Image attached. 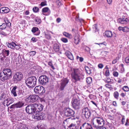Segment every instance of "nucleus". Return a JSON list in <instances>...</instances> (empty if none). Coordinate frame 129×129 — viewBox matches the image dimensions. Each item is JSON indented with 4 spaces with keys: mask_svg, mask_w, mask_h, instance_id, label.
Instances as JSON below:
<instances>
[{
    "mask_svg": "<svg viewBox=\"0 0 129 129\" xmlns=\"http://www.w3.org/2000/svg\"><path fill=\"white\" fill-rule=\"evenodd\" d=\"M10 54V51L9 50L4 49L2 50V53L0 55H4L6 56H9Z\"/></svg>",
    "mask_w": 129,
    "mask_h": 129,
    "instance_id": "4be33fe9",
    "label": "nucleus"
},
{
    "mask_svg": "<svg viewBox=\"0 0 129 129\" xmlns=\"http://www.w3.org/2000/svg\"><path fill=\"white\" fill-rule=\"evenodd\" d=\"M8 33H5V32H3V31H2L1 32L0 34L2 35H4L5 36H7V34Z\"/></svg>",
    "mask_w": 129,
    "mask_h": 129,
    "instance_id": "69168bd1",
    "label": "nucleus"
},
{
    "mask_svg": "<svg viewBox=\"0 0 129 129\" xmlns=\"http://www.w3.org/2000/svg\"><path fill=\"white\" fill-rule=\"evenodd\" d=\"M119 59V57L118 56L116 57L115 59L113 60L112 62V64H114L116 63Z\"/></svg>",
    "mask_w": 129,
    "mask_h": 129,
    "instance_id": "58836bf2",
    "label": "nucleus"
},
{
    "mask_svg": "<svg viewBox=\"0 0 129 129\" xmlns=\"http://www.w3.org/2000/svg\"><path fill=\"white\" fill-rule=\"evenodd\" d=\"M74 42L75 44L77 45L78 44L79 42L80 39L78 36H76L74 38Z\"/></svg>",
    "mask_w": 129,
    "mask_h": 129,
    "instance_id": "7c9ffc66",
    "label": "nucleus"
},
{
    "mask_svg": "<svg viewBox=\"0 0 129 129\" xmlns=\"http://www.w3.org/2000/svg\"><path fill=\"white\" fill-rule=\"evenodd\" d=\"M92 122L94 126L97 127L98 126L102 127L104 125L105 121L100 117H94L92 120Z\"/></svg>",
    "mask_w": 129,
    "mask_h": 129,
    "instance_id": "7ed1b4c3",
    "label": "nucleus"
},
{
    "mask_svg": "<svg viewBox=\"0 0 129 129\" xmlns=\"http://www.w3.org/2000/svg\"><path fill=\"white\" fill-rule=\"evenodd\" d=\"M35 104H37V107H36L37 112L41 111L43 110V106L41 104H38L37 103Z\"/></svg>",
    "mask_w": 129,
    "mask_h": 129,
    "instance_id": "412c9836",
    "label": "nucleus"
},
{
    "mask_svg": "<svg viewBox=\"0 0 129 129\" xmlns=\"http://www.w3.org/2000/svg\"><path fill=\"white\" fill-rule=\"evenodd\" d=\"M10 11V9L7 7H3L0 9V12L2 13H7Z\"/></svg>",
    "mask_w": 129,
    "mask_h": 129,
    "instance_id": "6ab92c4d",
    "label": "nucleus"
},
{
    "mask_svg": "<svg viewBox=\"0 0 129 129\" xmlns=\"http://www.w3.org/2000/svg\"><path fill=\"white\" fill-rule=\"evenodd\" d=\"M48 65L51 67V68L53 69H54V66H53L51 62H48Z\"/></svg>",
    "mask_w": 129,
    "mask_h": 129,
    "instance_id": "4d7b16f0",
    "label": "nucleus"
},
{
    "mask_svg": "<svg viewBox=\"0 0 129 129\" xmlns=\"http://www.w3.org/2000/svg\"><path fill=\"white\" fill-rule=\"evenodd\" d=\"M40 5L42 6H44L47 5L46 2H42L40 4Z\"/></svg>",
    "mask_w": 129,
    "mask_h": 129,
    "instance_id": "13d9d810",
    "label": "nucleus"
},
{
    "mask_svg": "<svg viewBox=\"0 0 129 129\" xmlns=\"http://www.w3.org/2000/svg\"><path fill=\"white\" fill-rule=\"evenodd\" d=\"M38 28L36 27H33L31 29V31L33 33H35V32L38 30Z\"/></svg>",
    "mask_w": 129,
    "mask_h": 129,
    "instance_id": "a19ab883",
    "label": "nucleus"
},
{
    "mask_svg": "<svg viewBox=\"0 0 129 129\" xmlns=\"http://www.w3.org/2000/svg\"><path fill=\"white\" fill-rule=\"evenodd\" d=\"M37 104H35L28 105L26 108L25 110L26 112L29 114H35L37 112L36 107Z\"/></svg>",
    "mask_w": 129,
    "mask_h": 129,
    "instance_id": "423d86ee",
    "label": "nucleus"
},
{
    "mask_svg": "<svg viewBox=\"0 0 129 129\" xmlns=\"http://www.w3.org/2000/svg\"><path fill=\"white\" fill-rule=\"evenodd\" d=\"M113 74L114 77H117L119 75V73L117 72L114 71L113 73Z\"/></svg>",
    "mask_w": 129,
    "mask_h": 129,
    "instance_id": "864d4df0",
    "label": "nucleus"
},
{
    "mask_svg": "<svg viewBox=\"0 0 129 129\" xmlns=\"http://www.w3.org/2000/svg\"><path fill=\"white\" fill-rule=\"evenodd\" d=\"M45 117V116H42L41 114L38 113H36L34 116V118L38 120H42Z\"/></svg>",
    "mask_w": 129,
    "mask_h": 129,
    "instance_id": "a211bd4d",
    "label": "nucleus"
},
{
    "mask_svg": "<svg viewBox=\"0 0 129 129\" xmlns=\"http://www.w3.org/2000/svg\"><path fill=\"white\" fill-rule=\"evenodd\" d=\"M24 103L22 102L19 101L16 103L15 104L12 105L10 107V108H20L22 107L24 105Z\"/></svg>",
    "mask_w": 129,
    "mask_h": 129,
    "instance_id": "dca6fc26",
    "label": "nucleus"
},
{
    "mask_svg": "<svg viewBox=\"0 0 129 129\" xmlns=\"http://www.w3.org/2000/svg\"><path fill=\"white\" fill-rule=\"evenodd\" d=\"M61 40L62 42L65 43H67L68 41V39L65 38H62L61 39Z\"/></svg>",
    "mask_w": 129,
    "mask_h": 129,
    "instance_id": "3c124183",
    "label": "nucleus"
},
{
    "mask_svg": "<svg viewBox=\"0 0 129 129\" xmlns=\"http://www.w3.org/2000/svg\"><path fill=\"white\" fill-rule=\"evenodd\" d=\"M14 49H16V50H19L20 49V46L18 45H17L16 43H15Z\"/></svg>",
    "mask_w": 129,
    "mask_h": 129,
    "instance_id": "49530a36",
    "label": "nucleus"
},
{
    "mask_svg": "<svg viewBox=\"0 0 129 129\" xmlns=\"http://www.w3.org/2000/svg\"><path fill=\"white\" fill-rule=\"evenodd\" d=\"M34 91L36 93L42 95L45 92V90L43 86H36L35 88Z\"/></svg>",
    "mask_w": 129,
    "mask_h": 129,
    "instance_id": "1a4fd4ad",
    "label": "nucleus"
},
{
    "mask_svg": "<svg viewBox=\"0 0 129 129\" xmlns=\"http://www.w3.org/2000/svg\"><path fill=\"white\" fill-rule=\"evenodd\" d=\"M23 74L21 72L16 73L14 76L13 80L15 83H17L18 81H20L23 78Z\"/></svg>",
    "mask_w": 129,
    "mask_h": 129,
    "instance_id": "6e6552de",
    "label": "nucleus"
},
{
    "mask_svg": "<svg viewBox=\"0 0 129 129\" xmlns=\"http://www.w3.org/2000/svg\"><path fill=\"white\" fill-rule=\"evenodd\" d=\"M84 76L82 72L78 69H74L71 74L72 79L75 82L83 80L84 78Z\"/></svg>",
    "mask_w": 129,
    "mask_h": 129,
    "instance_id": "f257e3e1",
    "label": "nucleus"
},
{
    "mask_svg": "<svg viewBox=\"0 0 129 129\" xmlns=\"http://www.w3.org/2000/svg\"><path fill=\"white\" fill-rule=\"evenodd\" d=\"M105 86L107 88L110 89V90L112 89L111 85L109 84H106L105 85Z\"/></svg>",
    "mask_w": 129,
    "mask_h": 129,
    "instance_id": "8fccbe9b",
    "label": "nucleus"
},
{
    "mask_svg": "<svg viewBox=\"0 0 129 129\" xmlns=\"http://www.w3.org/2000/svg\"><path fill=\"white\" fill-rule=\"evenodd\" d=\"M112 80H113L112 79H111L109 77H106L105 78L104 81L106 83H109L111 82Z\"/></svg>",
    "mask_w": 129,
    "mask_h": 129,
    "instance_id": "72a5a7b5",
    "label": "nucleus"
},
{
    "mask_svg": "<svg viewBox=\"0 0 129 129\" xmlns=\"http://www.w3.org/2000/svg\"><path fill=\"white\" fill-rule=\"evenodd\" d=\"M69 81L66 78L62 80L60 83V88L61 90H63Z\"/></svg>",
    "mask_w": 129,
    "mask_h": 129,
    "instance_id": "f8f14e48",
    "label": "nucleus"
},
{
    "mask_svg": "<svg viewBox=\"0 0 129 129\" xmlns=\"http://www.w3.org/2000/svg\"><path fill=\"white\" fill-rule=\"evenodd\" d=\"M4 21L6 24L9 22V20L6 18H4Z\"/></svg>",
    "mask_w": 129,
    "mask_h": 129,
    "instance_id": "774afa93",
    "label": "nucleus"
},
{
    "mask_svg": "<svg viewBox=\"0 0 129 129\" xmlns=\"http://www.w3.org/2000/svg\"><path fill=\"white\" fill-rule=\"evenodd\" d=\"M25 100L26 102L28 103H32L31 95H30V96L26 98L25 99Z\"/></svg>",
    "mask_w": 129,
    "mask_h": 129,
    "instance_id": "473e14b6",
    "label": "nucleus"
},
{
    "mask_svg": "<svg viewBox=\"0 0 129 129\" xmlns=\"http://www.w3.org/2000/svg\"><path fill=\"white\" fill-rule=\"evenodd\" d=\"M93 30L95 32H96L98 31L97 27L96 25H94L93 26Z\"/></svg>",
    "mask_w": 129,
    "mask_h": 129,
    "instance_id": "de8ad7c7",
    "label": "nucleus"
},
{
    "mask_svg": "<svg viewBox=\"0 0 129 129\" xmlns=\"http://www.w3.org/2000/svg\"><path fill=\"white\" fill-rule=\"evenodd\" d=\"M53 49L56 52H58L59 50V46L57 44H54L53 46Z\"/></svg>",
    "mask_w": 129,
    "mask_h": 129,
    "instance_id": "bb28decb",
    "label": "nucleus"
},
{
    "mask_svg": "<svg viewBox=\"0 0 129 129\" xmlns=\"http://www.w3.org/2000/svg\"><path fill=\"white\" fill-rule=\"evenodd\" d=\"M110 75L109 71L108 70H107L105 72V75L106 77L109 76Z\"/></svg>",
    "mask_w": 129,
    "mask_h": 129,
    "instance_id": "603ef678",
    "label": "nucleus"
},
{
    "mask_svg": "<svg viewBox=\"0 0 129 129\" xmlns=\"http://www.w3.org/2000/svg\"><path fill=\"white\" fill-rule=\"evenodd\" d=\"M63 34L64 36L69 39H71L73 38L72 35L68 33L64 32H63Z\"/></svg>",
    "mask_w": 129,
    "mask_h": 129,
    "instance_id": "393cba45",
    "label": "nucleus"
},
{
    "mask_svg": "<svg viewBox=\"0 0 129 129\" xmlns=\"http://www.w3.org/2000/svg\"><path fill=\"white\" fill-rule=\"evenodd\" d=\"M65 54L71 60H73L74 59V57L72 54L69 51H67L66 52Z\"/></svg>",
    "mask_w": 129,
    "mask_h": 129,
    "instance_id": "aec40b11",
    "label": "nucleus"
},
{
    "mask_svg": "<svg viewBox=\"0 0 129 129\" xmlns=\"http://www.w3.org/2000/svg\"><path fill=\"white\" fill-rule=\"evenodd\" d=\"M124 91L128 92L129 91V88L127 86H125L122 88Z\"/></svg>",
    "mask_w": 129,
    "mask_h": 129,
    "instance_id": "e433bc0d",
    "label": "nucleus"
},
{
    "mask_svg": "<svg viewBox=\"0 0 129 129\" xmlns=\"http://www.w3.org/2000/svg\"><path fill=\"white\" fill-rule=\"evenodd\" d=\"M74 113V111L70 108H67L65 109L64 114L67 116H73Z\"/></svg>",
    "mask_w": 129,
    "mask_h": 129,
    "instance_id": "9b49d317",
    "label": "nucleus"
},
{
    "mask_svg": "<svg viewBox=\"0 0 129 129\" xmlns=\"http://www.w3.org/2000/svg\"><path fill=\"white\" fill-rule=\"evenodd\" d=\"M105 43H106L105 42H104L103 43H95V44L99 45H104L106 46V44Z\"/></svg>",
    "mask_w": 129,
    "mask_h": 129,
    "instance_id": "0e129e2a",
    "label": "nucleus"
},
{
    "mask_svg": "<svg viewBox=\"0 0 129 129\" xmlns=\"http://www.w3.org/2000/svg\"><path fill=\"white\" fill-rule=\"evenodd\" d=\"M123 17L122 18H119L117 20L118 22L121 24H126L128 23L129 21L128 19L126 18H125V16Z\"/></svg>",
    "mask_w": 129,
    "mask_h": 129,
    "instance_id": "ddd939ff",
    "label": "nucleus"
},
{
    "mask_svg": "<svg viewBox=\"0 0 129 129\" xmlns=\"http://www.w3.org/2000/svg\"><path fill=\"white\" fill-rule=\"evenodd\" d=\"M85 70L87 73L89 74H90L91 73V70L89 68V67L87 66L85 68Z\"/></svg>",
    "mask_w": 129,
    "mask_h": 129,
    "instance_id": "c9c22d12",
    "label": "nucleus"
},
{
    "mask_svg": "<svg viewBox=\"0 0 129 129\" xmlns=\"http://www.w3.org/2000/svg\"><path fill=\"white\" fill-rule=\"evenodd\" d=\"M73 107L76 109H78L79 107L80 101L77 99H75L72 101Z\"/></svg>",
    "mask_w": 129,
    "mask_h": 129,
    "instance_id": "4468645a",
    "label": "nucleus"
},
{
    "mask_svg": "<svg viewBox=\"0 0 129 129\" xmlns=\"http://www.w3.org/2000/svg\"><path fill=\"white\" fill-rule=\"evenodd\" d=\"M68 127V129H76V124L72 123L70 124Z\"/></svg>",
    "mask_w": 129,
    "mask_h": 129,
    "instance_id": "c85d7f7f",
    "label": "nucleus"
},
{
    "mask_svg": "<svg viewBox=\"0 0 129 129\" xmlns=\"http://www.w3.org/2000/svg\"><path fill=\"white\" fill-rule=\"evenodd\" d=\"M2 56H1L0 57V59L2 61H4L6 59V56L4 55H2Z\"/></svg>",
    "mask_w": 129,
    "mask_h": 129,
    "instance_id": "c03bdc74",
    "label": "nucleus"
},
{
    "mask_svg": "<svg viewBox=\"0 0 129 129\" xmlns=\"http://www.w3.org/2000/svg\"><path fill=\"white\" fill-rule=\"evenodd\" d=\"M123 32H129V28L128 27L126 26L123 27Z\"/></svg>",
    "mask_w": 129,
    "mask_h": 129,
    "instance_id": "37998d69",
    "label": "nucleus"
},
{
    "mask_svg": "<svg viewBox=\"0 0 129 129\" xmlns=\"http://www.w3.org/2000/svg\"><path fill=\"white\" fill-rule=\"evenodd\" d=\"M118 29L120 31L122 30L123 31V27L120 26L118 28Z\"/></svg>",
    "mask_w": 129,
    "mask_h": 129,
    "instance_id": "338daca9",
    "label": "nucleus"
},
{
    "mask_svg": "<svg viewBox=\"0 0 129 129\" xmlns=\"http://www.w3.org/2000/svg\"><path fill=\"white\" fill-rule=\"evenodd\" d=\"M14 101V99L11 97H8L7 99L5 100L4 102H6V103H10L12 104Z\"/></svg>",
    "mask_w": 129,
    "mask_h": 129,
    "instance_id": "5701e85b",
    "label": "nucleus"
},
{
    "mask_svg": "<svg viewBox=\"0 0 129 129\" xmlns=\"http://www.w3.org/2000/svg\"><path fill=\"white\" fill-rule=\"evenodd\" d=\"M15 43L13 42L11 43H8V47L14 49V45H15Z\"/></svg>",
    "mask_w": 129,
    "mask_h": 129,
    "instance_id": "c756f323",
    "label": "nucleus"
},
{
    "mask_svg": "<svg viewBox=\"0 0 129 129\" xmlns=\"http://www.w3.org/2000/svg\"><path fill=\"white\" fill-rule=\"evenodd\" d=\"M125 118L124 116H123L122 118V119L121 121L122 122V124H123L125 122Z\"/></svg>",
    "mask_w": 129,
    "mask_h": 129,
    "instance_id": "680f3d73",
    "label": "nucleus"
},
{
    "mask_svg": "<svg viewBox=\"0 0 129 129\" xmlns=\"http://www.w3.org/2000/svg\"><path fill=\"white\" fill-rule=\"evenodd\" d=\"M7 98L6 97V95L3 93H2L1 95L0 100H5L7 99Z\"/></svg>",
    "mask_w": 129,
    "mask_h": 129,
    "instance_id": "cd10ccee",
    "label": "nucleus"
},
{
    "mask_svg": "<svg viewBox=\"0 0 129 129\" xmlns=\"http://www.w3.org/2000/svg\"><path fill=\"white\" fill-rule=\"evenodd\" d=\"M37 80L36 77L32 76L26 79L25 82L26 85L29 87H33L36 85Z\"/></svg>",
    "mask_w": 129,
    "mask_h": 129,
    "instance_id": "20e7f679",
    "label": "nucleus"
},
{
    "mask_svg": "<svg viewBox=\"0 0 129 129\" xmlns=\"http://www.w3.org/2000/svg\"><path fill=\"white\" fill-rule=\"evenodd\" d=\"M49 10V8L47 7H46L43 8L42 9V12L43 13L47 12Z\"/></svg>",
    "mask_w": 129,
    "mask_h": 129,
    "instance_id": "79ce46f5",
    "label": "nucleus"
},
{
    "mask_svg": "<svg viewBox=\"0 0 129 129\" xmlns=\"http://www.w3.org/2000/svg\"><path fill=\"white\" fill-rule=\"evenodd\" d=\"M102 87L101 86L98 89V90L99 93H101L103 92V90L102 89Z\"/></svg>",
    "mask_w": 129,
    "mask_h": 129,
    "instance_id": "052dcab7",
    "label": "nucleus"
},
{
    "mask_svg": "<svg viewBox=\"0 0 129 129\" xmlns=\"http://www.w3.org/2000/svg\"><path fill=\"white\" fill-rule=\"evenodd\" d=\"M92 81V79L91 77H88L86 78V81L88 84H90L91 83Z\"/></svg>",
    "mask_w": 129,
    "mask_h": 129,
    "instance_id": "4c0bfd02",
    "label": "nucleus"
},
{
    "mask_svg": "<svg viewBox=\"0 0 129 129\" xmlns=\"http://www.w3.org/2000/svg\"><path fill=\"white\" fill-rule=\"evenodd\" d=\"M35 21L36 22V23L38 24H39L41 22V20L38 17L36 18L35 19Z\"/></svg>",
    "mask_w": 129,
    "mask_h": 129,
    "instance_id": "f704fd0d",
    "label": "nucleus"
},
{
    "mask_svg": "<svg viewBox=\"0 0 129 129\" xmlns=\"http://www.w3.org/2000/svg\"><path fill=\"white\" fill-rule=\"evenodd\" d=\"M76 58L77 60L79 59V61L81 62H82L84 60L83 58L82 57H79L78 56H77Z\"/></svg>",
    "mask_w": 129,
    "mask_h": 129,
    "instance_id": "09e8293b",
    "label": "nucleus"
},
{
    "mask_svg": "<svg viewBox=\"0 0 129 129\" xmlns=\"http://www.w3.org/2000/svg\"><path fill=\"white\" fill-rule=\"evenodd\" d=\"M39 81L41 84H45L48 82V78L45 75H42L39 77Z\"/></svg>",
    "mask_w": 129,
    "mask_h": 129,
    "instance_id": "9d476101",
    "label": "nucleus"
},
{
    "mask_svg": "<svg viewBox=\"0 0 129 129\" xmlns=\"http://www.w3.org/2000/svg\"><path fill=\"white\" fill-rule=\"evenodd\" d=\"M12 71L10 69H4L3 72L0 73V78L4 82L11 77Z\"/></svg>",
    "mask_w": 129,
    "mask_h": 129,
    "instance_id": "f03ea898",
    "label": "nucleus"
},
{
    "mask_svg": "<svg viewBox=\"0 0 129 129\" xmlns=\"http://www.w3.org/2000/svg\"><path fill=\"white\" fill-rule=\"evenodd\" d=\"M56 3L59 6H60L61 5V2L59 0H58L57 1Z\"/></svg>",
    "mask_w": 129,
    "mask_h": 129,
    "instance_id": "e2e57ef3",
    "label": "nucleus"
},
{
    "mask_svg": "<svg viewBox=\"0 0 129 129\" xmlns=\"http://www.w3.org/2000/svg\"><path fill=\"white\" fill-rule=\"evenodd\" d=\"M29 53L30 56H33L35 55L36 52L35 51H31L29 52Z\"/></svg>",
    "mask_w": 129,
    "mask_h": 129,
    "instance_id": "a18cd8bd",
    "label": "nucleus"
},
{
    "mask_svg": "<svg viewBox=\"0 0 129 129\" xmlns=\"http://www.w3.org/2000/svg\"><path fill=\"white\" fill-rule=\"evenodd\" d=\"M82 115L83 117H85L86 119H88L91 115L90 110L87 107H84L82 110Z\"/></svg>",
    "mask_w": 129,
    "mask_h": 129,
    "instance_id": "0eeeda50",
    "label": "nucleus"
},
{
    "mask_svg": "<svg viewBox=\"0 0 129 129\" xmlns=\"http://www.w3.org/2000/svg\"><path fill=\"white\" fill-rule=\"evenodd\" d=\"M105 34L107 37L108 38L111 37L113 35L112 31H106Z\"/></svg>",
    "mask_w": 129,
    "mask_h": 129,
    "instance_id": "a878e982",
    "label": "nucleus"
},
{
    "mask_svg": "<svg viewBox=\"0 0 129 129\" xmlns=\"http://www.w3.org/2000/svg\"><path fill=\"white\" fill-rule=\"evenodd\" d=\"M6 27V23H3V24L0 25V29H4Z\"/></svg>",
    "mask_w": 129,
    "mask_h": 129,
    "instance_id": "ea45409f",
    "label": "nucleus"
},
{
    "mask_svg": "<svg viewBox=\"0 0 129 129\" xmlns=\"http://www.w3.org/2000/svg\"><path fill=\"white\" fill-rule=\"evenodd\" d=\"M98 68L100 69H102L104 67V65L102 63H100L98 65Z\"/></svg>",
    "mask_w": 129,
    "mask_h": 129,
    "instance_id": "bf43d9fd",
    "label": "nucleus"
},
{
    "mask_svg": "<svg viewBox=\"0 0 129 129\" xmlns=\"http://www.w3.org/2000/svg\"><path fill=\"white\" fill-rule=\"evenodd\" d=\"M125 60L126 63L129 64V55L125 58Z\"/></svg>",
    "mask_w": 129,
    "mask_h": 129,
    "instance_id": "6e6d98bb",
    "label": "nucleus"
},
{
    "mask_svg": "<svg viewBox=\"0 0 129 129\" xmlns=\"http://www.w3.org/2000/svg\"><path fill=\"white\" fill-rule=\"evenodd\" d=\"M80 129H93V128L90 124L85 122L80 126Z\"/></svg>",
    "mask_w": 129,
    "mask_h": 129,
    "instance_id": "2eb2a0df",
    "label": "nucleus"
},
{
    "mask_svg": "<svg viewBox=\"0 0 129 129\" xmlns=\"http://www.w3.org/2000/svg\"><path fill=\"white\" fill-rule=\"evenodd\" d=\"M113 94L114 98L117 100H118L119 95L118 92L117 91H115L114 92Z\"/></svg>",
    "mask_w": 129,
    "mask_h": 129,
    "instance_id": "2f4dec72",
    "label": "nucleus"
},
{
    "mask_svg": "<svg viewBox=\"0 0 129 129\" xmlns=\"http://www.w3.org/2000/svg\"><path fill=\"white\" fill-rule=\"evenodd\" d=\"M32 100V103L35 102L38 100L39 96L38 95H31Z\"/></svg>",
    "mask_w": 129,
    "mask_h": 129,
    "instance_id": "b1692460",
    "label": "nucleus"
},
{
    "mask_svg": "<svg viewBox=\"0 0 129 129\" xmlns=\"http://www.w3.org/2000/svg\"><path fill=\"white\" fill-rule=\"evenodd\" d=\"M33 10L34 12H37L38 11L39 9L38 7H35L33 8Z\"/></svg>",
    "mask_w": 129,
    "mask_h": 129,
    "instance_id": "5fc2aeb1",
    "label": "nucleus"
},
{
    "mask_svg": "<svg viewBox=\"0 0 129 129\" xmlns=\"http://www.w3.org/2000/svg\"><path fill=\"white\" fill-rule=\"evenodd\" d=\"M17 88V87L16 86H14L11 90V93L14 97L16 96H17L20 98L24 96V94L23 90L19 89L18 91H17V93H16V89Z\"/></svg>",
    "mask_w": 129,
    "mask_h": 129,
    "instance_id": "39448f33",
    "label": "nucleus"
},
{
    "mask_svg": "<svg viewBox=\"0 0 129 129\" xmlns=\"http://www.w3.org/2000/svg\"><path fill=\"white\" fill-rule=\"evenodd\" d=\"M13 129H28V128L26 125L20 123L17 127L16 128V126H14Z\"/></svg>",
    "mask_w": 129,
    "mask_h": 129,
    "instance_id": "f3484780",
    "label": "nucleus"
}]
</instances>
